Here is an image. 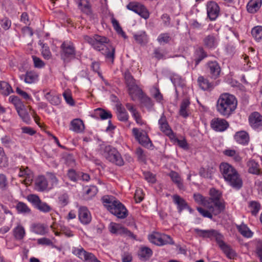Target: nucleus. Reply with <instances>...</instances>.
I'll return each instance as SVG.
<instances>
[{"label": "nucleus", "mask_w": 262, "mask_h": 262, "mask_svg": "<svg viewBox=\"0 0 262 262\" xmlns=\"http://www.w3.org/2000/svg\"><path fill=\"white\" fill-rule=\"evenodd\" d=\"M207 15L211 20H215L219 16L220 7L216 3L209 2L207 4Z\"/></svg>", "instance_id": "aec40b11"}, {"label": "nucleus", "mask_w": 262, "mask_h": 262, "mask_svg": "<svg viewBox=\"0 0 262 262\" xmlns=\"http://www.w3.org/2000/svg\"><path fill=\"white\" fill-rule=\"evenodd\" d=\"M18 176L24 179L23 183L26 185L31 184L33 179V173L28 167L21 166L19 168Z\"/></svg>", "instance_id": "6ab92c4d"}, {"label": "nucleus", "mask_w": 262, "mask_h": 262, "mask_svg": "<svg viewBox=\"0 0 262 262\" xmlns=\"http://www.w3.org/2000/svg\"><path fill=\"white\" fill-rule=\"evenodd\" d=\"M210 126L215 132H223L229 127V124L224 119L214 118L210 122Z\"/></svg>", "instance_id": "2eb2a0df"}, {"label": "nucleus", "mask_w": 262, "mask_h": 262, "mask_svg": "<svg viewBox=\"0 0 262 262\" xmlns=\"http://www.w3.org/2000/svg\"><path fill=\"white\" fill-rule=\"evenodd\" d=\"M210 197H208L211 201H209L210 206H212L211 212L214 215H217L223 212L225 209V203L221 200L222 193L216 189L212 188L209 190Z\"/></svg>", "instance_id": "0eeeda50"}, {"label": "nucleus", "mask_w": 262, "mask_h": 262, "mask_svg": "<svg viewBox=\"0 0 262 262\" xmlns=\"http://www.w3.org/2000/svg\"><path fill=\"white\" fill-rule=\"evenodd\" d=\"M37 243L39 245L42 246H52L53 245L52 241L47 237H42L37 239Z\"/></svg>", "instance_id": "0e129e2a"}, {"label": "nucleus", "mask_w": 262, "mask_h": 262, "mask_svg": "<svg viewBox=\"0 0 262 262\" xmlns=\"http://www.w3.org/2000/svg\"><path fill=\"white\" fill-rule=\"evenodd\" d=\"M148 238L150 243L159 246L174 244L170 236L157 232H154L149 234Z\"/></svg>", "instance_id": "9d476101"}, {"label": "nucleus", "mask_w": 262, "mask_h": 262, "mask_svg": "<svg viewBox=\"0 0 262 262\" xmlns=\"http://www.w3.org/2000/svg\"><path fill=\"white\" fill-rule=\"evenodd\" d=\"M72 253L85 262H101L92 253L87 252L81 246L73 247Z\"/></svg>", "instance_id": "f8f14e48"}, {"label": "nucleus", "mask_w": 262, "mask_h": 262, "mask_svg": "<svg viewBox=\"0 0 262 262\" xmlns=\"http://www.w3.org/2000/svg\"><path fill=\"white\" fill-rule=\"evenodd\" d=\"M8 186V180L6 176L4 174H0V189L5 190Z\"/></svg>", "instance_id": "774afa93"}, {"label": "nucleus", "mask_w": 262, "mask_h": 262, "mask_svg": "<svg viewBox=\"0 0 262 262\" xmlns=\"http://www.w3.org/2000/svg\"><path fill=\"white\" fill-rule=\"evenodd\" d=\"M32 57L35 68L40 69L45 66V63L40 58L34 55Z\"/></svg>", "instance_id": "052dcab7"}, {"label": "nucleus", "mask_w": 262, "mask_h": 262, "mask_svg": "<svg viewBox=\"0 0 262 262\" xmlns=\"http://www.w3.org/2000/svg\"><path fill=\"white\" fill-rule=\"evenodd\" d=\"M251 34L256 41L262 40V26H257L253 27L251 30Z\"/></svg>", "instance_id": "de8ad7c7"}, {"label": "nucleus", "mask_w": 262, "mask_h": 262, "mask_svg": "<svg viewBox=\"0 0 262 262\" xmlns=\"http://www.w3.org/2000/svg\"><path fill=\"white\" fill-rule=\"evenodd\" d=\"M20 78L26 83L32 84L38 80V74L34 71H29L20 75Z\"/></svg>", "instance_id": "4be33fe9"}, {"label": "nucleus", "mask_w": 262, "mask_h": 262, "mask_svg": "<svg viewBox=\"0 0 262 262\" xmlns=\"http://www.w3.org/2000/svg\"><path fill=\"white\" fill-rule=\"evenodd\" d=\"M26 234L25 229L20 223H18L13 229V235L15 239L17 241L23 240L26 236Z\"/></svg>", "instance_id": "7c9ffc66"}, {"label": "nucleus", "mask_w": 262, "mask_h": 262, "mask_svg": "<svg viewBox=\"0 0 262 262\" xmlns=\"http://www.w3.org/2000/svg\"><path fill=\"white\" fill-rule=\"evenodd\" d=\"M31 230L36 234L44 235L48 233V228L42 224H35L32 225Z\"/></svg>", "instance_id": "58836bf2"}, {"label": "nucleus", "mask_w": 262, "mask_h": 262, "mask_svg": "<svg viewBox=\"0 0 262 262\" xmlns=\"http://www.w3.org/2000/svg\"><path fill=\"white\" fill-rule=\"evenodd\" d=\"M152 255V251L148 247H141L138 251V255L139 258L144 261L148 260Z\"/></svg>", "instance_id": "2f4dec72"}, {"label": "nucleus", "mask_w": 262, "mask_h": 262, "mask_svg": "<svg viewBox=\"0 0 262 262\" xmlns=\"http://www.w3.org/2000/svg\"><path fill=\"white\" fill-rule=\"evenodd\" d=\"M207 56V53L202 47H199L196 49L193 55V60L195 62V67H196L200 62Z\"/></svg>", "instance_id": "473e14b6"}, {"label": "nucleus", "mask_w": 262, "mask_h": 262, "mask_svg": "<svg viewBox=\"0 0 262 262\" xmlns=\"http://www.w3.org/2000/svg\"><path fill=\"white\" fill-rule=\"evenodd\" d=\"M67 175L69 179L73 182L79 180V171L77 172L73 169H70L68 170Z\"/></svg>", "instance_id": "6e6d98bb"}, {"label": "nucleus", "mask_w": 262, "mask_h": 262, "mask_svg": "<svg viewBox=\"0 0 262 262\" xmlns=\"http://www.w3.org/2000/svg\"><path fill=\"white\" fill-rule=\"evenodd\" d=\"M207 66L211 78L213 79L217 78L221 73V68L219 64L215 61H209L208 62Z\"/></svg>", "instance_id": "a878e982"}, {"label": "nucleus", "mask_w": 262, "mask_h": 262, "mask_svg": "<svg viewBox=\"0 0 262 262\" xmlns=\"http://www.w3.org/2000/svg\"><path fill=\"white\" fill-rule=\"evenodd\" d=\"M70 129L76 133H82L84 129L83 121L80 119H74L71 122Z\"/></svg>", "instance_id": "f704fd0d"}, {"label": "nucleus", "mask_w": 262, "mask_h": 262, "mask_svg": "<svg viewBox=\"0 0 262 262\" xmlns=\"http://www.w3.org/2000/svg\"><path fill=\"white\" fill-rule=\"evenodd\" d=\"M59 203L62 207H64L69 203V196L64 193L59 196Z\"/></svg>", "instance_id": "338daca9"}, {"label": "nucleus", "mask_w": 262, "mask_h": 262, "mask_svg": "<svg viewBox=\"0 0 262 262\" xmlns=\"http://www.w3.org/2000/svg\"><path fill=\"white\" fill-rule=\"evenodd\" d=\"M1 140L2 144L6 147H10L13 143L12 139L9 136L5 135L2 137Z\"/></svg>", "instance_id": "680f3d73"}, {"label": "nucleus", "mask_w": 262, "mask_h": 262, "mask_svg": "<svg viewBox=\"0 0 262 262\" xmlns=\"http://www.w3.org/2000/svg\"><path fill=\"white\" fill-rule=\"evenodd\" d=\"M169 177L170 178L171 181L177 186L179 189H183L184 188L183 181L180 174L174 171H171L168 174Z\"/></svg>", "instance_id": "4c0bfd02"}, {"label": "nucleus", "mask_w": 262, "mask_h": 262, "mask_svg": "<svg viewBox=\"0 0 262 262\" xmlns=\"http://www.w3.org/2000/svg\"><path fill=\"white\" fill-rule=\"evenodd\" d=\"M124 227L121 224L114 222H111L108 227L109 231L114 234L122 235V231Z\"/></svg>", "instance_id": "ea45409f"}, {"label": "nucleus", "mask_w": 262, "mask_h": 262, "mask_svg": "<svg viewBox=\"0 0 262 262\" xmlns=\"http://www.w3.org/2000/svg\"><path fill=\"white\" fill-rule=\"evenodd\" d=\"M102 201L104 207L113 215L119 219H125L128 215V210L125 206L114 196L105 195Z\"/></svg>", "instance_id": "39448f33"}, {"label": "nucleus", "mask_w": 262, "mask_h": 262, "mask_svg": "<svg viewBox=\"0 0 262 262\" xmlns=\"http://www.w3.org/2000/svg\"><path fill=\"white\" fill-rule=\"evenodd\" d=\"M132 133L135 139L141 145L148 149H153L154 146L145 131H140L137 128H133Z\"/></svg>", "instance_id": "9b49d317"}, {"label": "nucleus", "mask_w": 262, "mask_h": 262, "mask_svg": "<svg viewBox=\"0 0 262 262\" xmlns=\"http://www.w3.org/2000/svg\"><path fill=\"white\" fill-rule=\"evenodd\" d=\"M235 141L238 144L246 145L249 142V136L247 132L244 130L237 132L234 136Z\"/></svg>", "instance_id": "cd10ccee"}, {"label": "nucleus", "mask_w": 262, "mask_h": 262, "mask_svg": "<svg viewBox=\"0 0 262 262\" xmlns=\"http://www.w3.org/2000/svg\"><path fill=\"white\" fill-rule=\"evenodd\" d=\"M127 9L134 12L142 18L146 19L149 16V13L146 8L140 3L132 2L126 6Z\"/></svg>", "instance_id": "ddd939ff"}, {"label": "nucleus", "mask_w": 262, "mask_h": 262, "mask_svg": "<svg viewBox=\"0 0 262 262\" xmlns=\"http://www.w3.org/2000/svg\"><path fill=\"white\" fill-rule=\"evenodd\" d=\"M127 92L131 100L134 101L139 100L145 93L138 85L128 89Z\"/></svg>", "instance_id": "5701e85b"}, {"label": "nucleus", "mask_w": 262, "mask_h": 262, "mask_svg": "<svg viewBox=\"0 0 262 262\" xmlns=\"http://www.w3.org/2000/svg\"><path fill=\"white\" fill-rule=\"evenodd\" d=\"M139 100L141 104L149 110H151L154 105V103L152 99L145 93L142 95Z\"/></svg>", "instance_id": "c03bdc74"}, {"label": "nucleus", "mask_w": 262, "mask_h": 262, "mask_svg": "<svg viewBox=\"0 0 262 262\" xmlns=\"http://www.w3.org/2000/svg\"><path fill=\"white\" fill-rule=\"evenodd\" d=\"M16 209L19 213L28 214L31 212V209L24 202H18L16 205Z\"/></svg>", "instance_id": "8fccbe9b"}, {"label": "nucleus", "mask_w": 262, "mask_h": 262, "mask_svg": "<svg viewBox=\"0 0 262 262\" xmlns=\"http://www.w3.org/2000/svg\"><path fill=\"white\" fill-rule=\"evenodd\" d=\"M41 54L45 59H50L52 57V54L48 46L43 45L42 47Z\"/></svg>", "instance_id": "13d9d810"}, {"label": "nucleus", "mask_w": 262, "mask_h": 262, "mask_svg": "<svg viewBox=\"0 0 262 262\" xmlns=\"http://www.w3.org/2000/svg\"><path fill=\"white\" fill-rule=\"evenodd\" d=\"M0 92L4 96H8L13 91L11 85L7 82L0 81Z\"/></svg>", "instance_id": "49530a36"}, {"label": "nucleus", "mask_w": 262, "mask_h": 262, "mask_svg": "<svg viewBox=\"0 0 262 262\" xmlns=\"http://www.w3.org/2000/svg\"><path fill=\"white\" fill-rule=\"evenodd\" d=\"M171 39V37L170 36L169 34L167 33H163L160 34L158 38L157 41L160 43H168Z\"/></svg>", "instance_id": "864d4df0"}, {"label": "nucleus", "mask_w": 262, "mask_h": 262, "mask_svg": "<svg viewBox=\"0 0 262 262\" xmlns=\"http://www.w3.org/2000/svg\"><path fill=\"white\" fill-rule=\"evenodd\" d=\"M220 171L225 182L236 190H239L243 185L241 175L236 168L227 162L220 164Z\"/></svg>", "instance_id": "7ed1b4c3"}, {"label": "nucleus", "mask_w": 262, "mask_h": 262, "mask_svg": "<svg viewBox=\"0 0 262 262\" xmlns=\"http://www.w3.org/2000/svg\"><path fill=\"white\" fill-rule=\"evenodd\" d=\"M251 127L257 131L262 130V116L257 112L252 113L248 118Z\"/></svg>", "instance_id": "dca6fc26"}, {"label": "nucleus", "mask_w": 262, "mask_h": 262, "mask_svg": "<svg viewBox=\"0 0 262 262\" xmlns=\"http://www.w3.org/2000/svg\"><path fill=\"white\" fill-rule=\"evenodd\" d=\"M249 173L255 175H260L261 170L259 163L254 159H250L247 163Z\"/></svg>", "instance_id": "c85d7f7f"}, {"label": "nucleus", "mask_w": 262, "mask_h": 262, "mask_svg": "<svg viewBox=\"0 0 262 262\" xmlns=\"http://www.w3.org/2000/svg\"><path fill=\"white\" fill-rule=\"evenodd\" d=\"M237 105V100L233 95L228 93L220 95L217 102L216 110L223 116L228 117L235 111Z\"/></svg>", "instance_id": "20e7f679"}, {"label": "nucleus", "mask_w": 262, "mask_h": 262, "mask_svg": "<svg viewBox=\"0 0 262 262\" xmlns=\"http://www.w3.org/2000/svg\"><path fill=\"white\" fill-rule=\"evenodd\" d=\"M48 178L51 183L52 187L56 186L58 185V179L54 173L48 172L47 173Z\"/></svg>", "instance_id": "e2e57ef3"}, {"label": "nucleus", "mask_w": 262, "mask_h": 262, "mask_svg": "<svg viewBox=\"0 0 262 262\" xmlns=\"http://www.w3.org/2000/svg\"><path fill=\"white\" fill-rule=\"evenodd\" d=\"M198 82L201 89L204 91L209 90L212 86L209 80L204 78L203 76L199 77Z\"/></svg>", "instance_id": "3c124183"}, {"label": "nucleus", "mask_w": 262, "mask_h": 262, "mask_svg": "<svg viewBox=\"0 0 262 262\" xmlns=\"http://www.w3.org/2000/svg\"><path fill=\"white\" fill-rule=\"evenodd\" d=\"M190 104V102L188 99H183L181 103L179 114L183 118H186L189 116L187 110Z\"/></svg>", "instance_id": "a19ab883"}, {"label": "nucleus", "mask_w": 262, "mask_h": 262, "mask_svg": "<svg viewBox=\"0 0 262 262\" xmlns=\"http://www.w3.org/2000/svg\"><path fill=\"white\" fill-rule=\"evenodd\" d=\"M223 153L225 156L231 158L234 162L239 163L242 161V157L238 150L228 148L225 149Z\"/></svg>", "instance_id": "bb28decb"}, {"label": "nucleus", "mask_w": 262, "mask_h": 262, "mask_svg": "<svg viewBox=\"0 0 262 262\" xmlns=\"http://www.w3.org/2000/svg\"><path fill=\"white\" fill-rule=\"evenodd\" d=\"M143 176L145 179L149 183H154L156 182L155 175L149 171L143 172Z\"/></svg>", "instance_id": "69168bd1"}, {"label": "nucleus", "mask_w": 262, "mask_h": 262, "mask_svg": "<svg viewBox=\"0 0 262 262\" xmlns=\"http://www.w3.org/2000/svg\"><path fill=\"white\" fill-rule=\"evenodd\" d=\"M77 5L78 9L82 13L91 19L94 18L95 14L92 9V5L88 0H77Z\"/></svg>", "instance_id": "f3484780"}, {"label": "nucleus", "mask_w": 262, "mask_h": 262, "mask_svg": "<svg viewBox=\"0 0 262 262\" xmlns=\"http://www.w3.org/2000/svg\"><path fill=\"white\" fill-rule=\"evenodd\" d=\"M46 99L52 105H58L60 103L61 99L59 96L53 95L50 92L45 94Z\"/></svg>", "instance_id": "37998d69"}, {"label": "nucleus", "mask_w": 262, "mask_h": 262, "mask_svg": "<svg viewBox=\"0 0 262 262\" xmlns=\"http://www.w3.org/2000/svg\"><path fill=\"white\" fill-rule=\"evenodd\" d=\"M219 39L213 34L208 35L203 39V43L205 47L209 49H214L218 45Z\"/></svg>", "instance_id": "393cba45"}, {"label": "nucleus", "mask_w": 262, "mask_h": 262, "mask_svg": "<svg viewBox=\"0 0 262 262\" xmlns=\"http://www.w3.org/2000/svg\"><path fill=\"white\" fill-rule=\"evenodd\" d=\"M36 189L40 191H43L48 189V183L47 178L43 176L38 177L36 180Z\"/></svg>", "instance_id": "c9c22d12"}, {"label": "nucleus", "mask_w": 262, "mask_h": 262, "mask_svg": "<svg viewBox=\"0 0 262 262\" xmlns=\"http://www.w3.org/2000/svg\"><path fill=\"white\" fill-rule=\"evenodd\" d=\"M193 199L196 203L206 207L211 211L212 206H210L209 202L210 199H208V197H205L199 193H195L193 194Z\"/></svg>", "instance_id": "b1692460"}, {"label": "nucleus", "mask_w": 262, "mask_h": 262, "mask_svg": "<svg viewBox=\"0 0 262 262\" xmlns=\"http://www.w3.org/2000/svg\"><path fill=\"white\" fill-rule=\"evenodd\" d=\"M195 232L203 238L214 239L220 249L229 259H234L236 256L235 251L231 247L224 242V236L219 231L214 229L202 230L195 229Z\"/></svg>", "instance_id": "f257e3e1"}, {"label": "nucleus", "mask_w": 262, "mask_h": 262, "mask_svg": "<svg viewBox=\"0 0 262 262\" xmlns=\"http://www.w3.org/2000/svg\"><path fill=\"white\" fill-rule=\"evenodd\" d=\"M158 125L160 130L166 136L170 139L175 138V135L169 126L164 113H162L158 120Z\"/></svg>", "instance_id": "4468645a"}, {"label": "nucleus", "mask_w": 262, "mask_h": 262, "mask_svg": "<svg viewBox=\"0 0 262 262\" xmlns=\"http://www.w3.org/2000/svg\"><path fill=\"white\" fill-rule=\"evenodd\" d=\"M84 40L90 43L96 50L101 51L106 58L110 59L112 62L115 58V48L108 45V39L105 37L95 35L93 37L86 35Z\"/></svg>", "instance_id": "f03ea898"}, {"label": "nucleus", "mask_w": 262, "mask_h": 262, "mask_svg": "<svg viewBox=\"0 0 262 262\" xmlns=\"http://www.w3.org/2000/svg\"><path fill=\"white\" fill-rule=\"evenodd\" d=\"M261 205L257 201H252L249 203L248 207L252 215L256 216L260 210Z\"/></svg>", "instance_id": "09e8293b"}, {"label": "nucleus", "mask_w": 262, "mask_h": 262, "mask_svg": "<svg viewBox=\"0 0 262 262\" xmlns=\"http://www.w3.org/2000/svg\"><path fill=\"white\" fill-rule=\"evenodd\" d=\"M61 58L64 62H70L75 58L76 50L74 44L69 41H64L61 45Z\"/></svg>", "instance_id": "1a4fd4ad"}, {"label": "nucleus", "mask_w": 262, "mask_h": 262, "mask_svg": "<svg viewBox=\"0 0 262 262\" xmlns=\"http://www.w3.org/2000/svg\"><path fill=\"white\" fill-rule=\"evenodd\" d=\"M196 210L204 217H208L210 219H212V217H213L212 214H213V213L211 211H210L209 209L206 210L201 207H198L196 208Z\"/></svg>", "instance_id": "4d7b16f0"}, {"label": "nucleus", "mask_w": 262, "mask_h": 262, "mask_svg": "<svg viewBox=\"0 0 262 262\" xmlns=\"http://www.w3.org/2000/svg\"><path fill=\"white\" fill-rule=\"evenodd\" d=\"M125 83L127 89H129L137 85L136 83V80L129 71H126L124 75Z\"/></svg>", "instance_id": "a18cd8bd"}, {"label": "nucleus", "mask_w": 262, "mask_h": 262, "mask_svg": "<svg viewBox=\"0 0 262 262\" xmlns=\"http://www.w3.org/2000/svg\"><path fill=\"white\" fill-rule=\"evenodd\" d=\"M9 101L14 105L22 121L27 124H30L31 122L30 112V107H31L25 105L20 99L16 96H10L9 98Z\"/></svg>", "instance_id": "423d86ee"}, {"label": "nucleus", "mask_w": 262, "mask_h": 262, "mask_svg": "<svg viewBox=\"0 0 262 262\" xmlns=\"http://www.w3.org/2000/svg\"><path fill=\"white\" fill-rule=\"evenodd\" d=\"M172 201L177 206V209L179 213H181L184 210H191L187 202L178 194H173L172 196Z\"/></svg>", "instance_id": "412c9836"}, {"label": "nucleus", "mask_w": 262, "mask_h": 262, "mask_svg": "<svg viewBox=\"0 0 262 262\" xmlns=\"http://www.w3.org/2000/svg\"><path fill=\"white\" fill-rule=\"evenodd\" d=\"M117 110L118 120L122 122L127 121L128 119L129 116L125 109L121 105H119L117 106Z\"/></svg>", "instance_id": "79ce46f5"}, {"label": "nucleus", "mask_w": 262, "mask_h": 262, "mask_svg": "<svg viewBox=\"0 0 262 262\" xmlns=\"http://www.w3.org/2000/svg\"><path fill=\"white\" fill-rule=\"evenodd\" d=\"M238 232L245 238H251L253 236L254 232L249 228L247 225L242 223L240 225H236Z\"/></svg>", "instance_id": "c756f323"}, {"label": "nucleus", "mask_w": 262, "mask_h": 262, "mask_svg": "<svg viewBox=\"0 0 262 262\" xmlns=\"http://www.w3.org/2000/svg\"><path fill=\"white\" fill-rule=\"evenodd\" d=\"M261 0H250L247 5V10L250 13H255L260 8Z\"/></svg>", "instance_id": "e433bc0d"}, {"label": "nucleus", "mask_w": 262, "mask_h": 262, "mask_svg": "<svg viewBox=\"0 0 262 262\" xmlns=\"http://www.w3.org/2000/svg\"><path fill=\"white\" fill-rule=\"evenodd\" d=\"M101 152L103 156L109 162L118 166H122L124 164V161L119 152L111 145L102 146Z\"/></svg>", "instance_id": "6e6552de"}, {"label": "nucleus", "mask_w": 262, "mask_h": 262, "mask_svg": "<svg viewBox=\"0 0 262 262\" xmlns=\"http://www.w3.org/2000/svg\"><path fill=\"white\" fill-rule=\"evenodd\" d=\"M1 27L5 30H8L11 26V21L7 17H5L0 20Z\"/></svg>", "instance_id": "bf43d9fd"}, {"label": "nucleus", "mask_w": 262, "mask_h": 262, "mask_svg": "<svg viewBox=\"0 0 262 262\" xmlns=\"http://www.w3.org/2000/svg\"><path fill=\"white\" fill-rule=\"evenodd\" d=\"M36 208L40 211L44 213L49 212L52 210V208L50 205L47 203L42 202L41 201H40Z\"/></svg>", "instance_id": "603ef678"}, {"label": "nucleus", "mask_w": 262, "mask_h": 262, "mask_svg": "<svg viewBox=\"0 0 262 262\" xmlns=\"http://www.w3.org/2000/svg\"><path fill=\"white\" fill-rule=\"evenodd\" d=\"M78 219L80 222L84 225L89 224L92 221V215L85 206H80L78 209Z\"/></svg>", "instance_id": "a211bd4d"}, {"label": "nucleus", "mask_w": 262, "mask_h": 262, "mask_svg": "<svg viewBox=\"0 0 262 262\" xmlns=\"http://www.w3.org/2000/svg\"><path fill=\"white\" fill-rule=\"evenodd\" d=\"M97 114L102 120H106L112 117V115L110 112H107L102 108L97 110Z\"/></svg>", "instance_id": "5fc2aeb1"}, {"label": "nucleus", "mask_w": 262, "mask_h": 262, "mask_svg": "<svg viewBox=\"0 0 262 262\" xmlns=\"http://www.w3.org/2000/svg\"><path fill=\"white\" fill-rule=\"evenodd\" d=\"M136 41L140 45H145L148 42V36L145 31H140L133 34Z\"/></svg>", "instance_id": "72a5a7b5"}]
</instances>
